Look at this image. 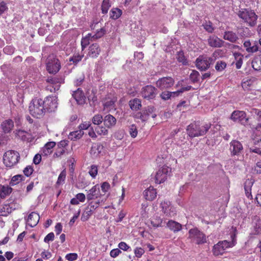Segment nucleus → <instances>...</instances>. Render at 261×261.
Masks as SVG:
<instances>
[{"mask_svg":"<svg viewBox=\"0 0 261 261\" xmlns=\"http://www.w3.org/2000/svg\"><path fill=\"white\" fill-rule=\"evenodd\" d=\"M209 46L214 48H219L223 46L224 41L215 35L210 36L207 39Z\"/></svg>","mask_w":261,"mask_h":261,"instance_id":"obj_18","label":"nucleus"},{"mask_svg":"<svg viewBox=\"0 0 261 261\" xmlns=\"http://www.w3.org/2000/svg\"><path fill=\"white\" fill-rule=\"evenodd\" d=\"M115 100L111 99L105 101L103 103L104 109L108 111H111L114 109Z\"/></svg>","mask_w":261,"mask_h":261,"instance_id":"obj_43","label":"nucleus"},{"mask_svg":"<svg viewBox=\"0 0 261 261\" xmlns=\"http://www.w3.org/2000/svg\"><path fill=\"white\" fill-rule=\"evenodd\" d=\"M176 59L179 62L181 63L184 65L188 64V62L182 51L177 53L176 54Z\"/></svg>","mask_w":261,"mask_h":261,"instance_id":"obj_45","label":"nucleus"},{"mask_svg":"<svg viewBox=\"0 0 261 261\" xmlns=\"http://www.w3.org/2000/svg\"><path fill=\"white\" fill-rule=\"evenodd\" d=\"M160 97L164 100H167L172 98L171 92L164 91L160 94Z\"/></svg>","mask_w":261,"mask_h":261,"instance_id":"obj_54","label":"nucleus"},{"mask_svg":"<svg viewBox=\"0 0 261 261\" xmlns=\"http://www.w3.org/2000/svg\"><path fill=\"white\" fill-rule=\"evenodd\" d=\"M84 55H80L79 54H76L73 57L69 59L70 61H72L74 63H77L81 61Z\"/></svg>","mask_w":261,"mask_h":261,"instance_id":"obj_58","label":"nucleus"},{"mask_svg":"<svg viewBox=\"0 0 261 261\" xmlns=\"http://www.w3.org/2000/svg\"><path fill=\"white\" fill-rule=\"evenodd\" d=\"M19 155L18 152L14 150H8L4 155V164L8 167H11L17 163Z\"/></svg>","mask_w":261,"mask_h":261,"instance_id":"obj_5","label":"nucleus"},{"mask_svg":"<svg viewBox=\"0 0 261 261\" xmlns=\"http://www.w3.org/2000/svg\"><path fill=\"white\" fill-rule=\"evenodd\" d=\"M12 189L8 186H0V197L5 198L12 192Z\"/></svg>","mask_w":261,"mask_h":261,"instance_id":"obj_35","label":"nucleus"},{"mask_svg":"<svg viewBox=\"0 0 261 261\" xmlns=\"http://www.w3.org/2000/svg\"><path fill=\"white\" fill-rule=\"evenodd\" d=\"M55 235L53 232H50L46 236L44 239V242L48 243L49 241H53L54 240Z\"/></svg>","mask_w":261,"mask_h":261,"instance_id":"obj_63","label":"nucleus"},{"mask_svg":"<svg viewBox=\"0 0 261 261\" xmlns=\"http://www.w3.org/2000/svg\"><path fill=\"white\" fill-rule=\"evenodd\" d=\"M85 79V76L83 74H81L74 81V84L76 86H80L82 85Z\"/></svg>","mask_w":261,"mask_h":261,"instance_id":"obj_61","label":"nucleus"},{"mask_svg":"<svg viewBox=\"0 0 261 261\" xmlns=\"http://www.w3.org/2000/svg\"><path fill=\"white\" fill-rule=\"evenodd\" d=\"M226 63L223 61H218L215 65V69L217 71H222L226 67Z\"/></svg>","mask_w":261,"mask_h":261,"instance_id":"obj_49","label":"nucleus"},{"mask_svg":"<svg viewBox=\"0 0 261 261\" xmlns=\"http://www.w3.org/2000/svg\"><path fill=\"white\" fill-rule=\"evenodd\" d=\"M66 176V170H63V171H61L60 175H59V177H58V180L57 181V184L59 185L63 184L64 183V181L65 180Z\"/></svg>","mask_w":261,"mask_h":261,"instance_id":"obj_51","label":"nucleus"},{"mask_svg":"<svg viewBox=\"0 0 261 261\" xmlns=\"http://www.w3.org/2000/svg\"><path fill=\"white\" fill-rule=\"evenodd\" d=\"M254 184L253 179H247L244 183V189L246 196L248 199H252V195L251 194V188Z\"/></svg>","mask_w":261,"mask_h":261,"instance_id":"obj_20","label":"nucleus"},{"mask_svg":"<svg viewBox=\"0 0 261 261\" xmlns=\"http://www.w3.org/2000/svg\"><path fill=\"white\" fill-rule=\"evenodd\" d=\"M33 171L34 170L31 166H28L24 169L23 173L28 177L32 174Z\"/></svg>","mask_w":261,"mask_h":261,"instance_id":"obj_62","label":"nucleus"},{"mask_svg":"<svg viewBox=\"0 0 261 261\" xmlns=\"http://www.w3.org/2000/svg\"><path fill=\"white\" fill-rule=\"evenodd\" d=\"M94 41L93 38L92 37V34H88L85 37H83L81 40V46L82 50L90 44V41Z\"/></svg>","mask_w":261,"mask_h":261,"instance_id":"obj_33","label":"nucleus"},{"mask_svg":"<svg viewBox=\"0 0 261 261\" xmlns=\"http://www.w3.org/2000/svg\"><path fill=\"white\" fill-rule=\"evenodd\" d=\"M162 219L158 216L154 217L151 220V224L154 227H159L162 226Z\"/></svg>","mask_w":261,"mask_h":261,"instance_id":"obj_44","label":"nucleus"},{"mask_svg":"<svg viewBox=\"0 0 261 261\" xmlns=\"http://www.w3.org/2000/svg\"><path fill=\"white\" fill-rule=\"evenodd\" d=\"M72 96L79 105H83L85 103V97L80 88H78L73 92Z\"/></svg>","mask_w":261,"mask_h":261,"instance_id":"obj_19","label":"nucleus"},{"mask_svg":"<svg viewBox=\"0 0 261 261\" xmlns=\"http://www.w3.org/2000/svg\"><path fill=\"white\" fill-rule=\"evenodd\" d=\"M95 131L99 135H107L108 134V130L103 126H97L95 127Z\"/></svg>","mask_w":261,"mask_h":261,"instance_id":"obj_47","label":"nucleus"},{"mask_svg":"<svg viewBox=\"0 0 261 261\" xmlns=\"http://www.w3.org/2000/svg\"><path fill=\"white\" fill-rule=\"evenodd\" d=\"M12 207L8 204L4 205L0 210V215L6 216L12 212Z\"/></svg>","mask_w":261,"mask_h":261,"instance_id":"obj_42","label":"nucleus"},{"mask_svg":"<svg viewBox=\"0 0 261 261\" xmlns=\"http://www.w3.org/2000/svg\"><path fill=\"white\" fill-rule=\"evenodd\" d=\"M2 129L5 133H8L11 131L14 127V122L11 119H7L3 121L1 124Z\"/></svg>","mask_w":261,"mask_h":261,"instance_id":"obj_27","label":"nucleus"},{"mask_svg":"<svg viewBox=\"0 0 261 261\" xmlns=\"http://www.w3.org/2000/svg\"><path fill=\"white\" fill-rule=\"evenodd\" d=\"M199 73L196 70H193L190 75V80L194 83H196L198 81V76Z\"/></svg>","mask_w":261,"mask_h":261,"instance_id":"obj_53","label":"nucleus"},{"mask_svg":"<svg viewBox=\"0 0 261 261\" xmlns=\"http://www.w3.org/2000/svg\"><path fill=\"white\" fill-rule=\"evenodd\" d=\"M55 142H47L44 147L41 149V154L43 155L47 156L52 152V149L55 146Z\"/></svg>","mask_w":261,"mask_h":261,"instance_id":"obj_26","label":"nucleus"},{"mask_svg":"<svg viewBox=\"0 0 261 261\" xmlns=\"http://www.w3.org/2000/svg\"><path fill=\"white\" fill-rule=\"evenodd\" d=\"M23 176L22 175L18 174L14 176L10 182V185L13 186L19 183L22 180Z\"/></svg>","mask_w":261,"mask_h":261,"instance_id":"obj_46","label":"nucleus"},{"mask_svg":"<svg viewBox=\"0 0 261 261\" xmlns=\"http://www.w3.org/2000/svg\"><path fill=\"white\" fill-rule=\"evenodd\" d=\"M252 67L255 70L261 69V55L255 56L252 61Z\"/></svg>","mask_w":261,"mask_h":261,"instance_id":"obj_34","label":"nucleus"},{"mask_svg":"<svg viewBox=\"0 0 261 261\" xmlns=\"http://www.w3.org/2000/svg\"><path fill=\"white\" fill-rule=\"evenodd\" d=\"M234 57L236 61V67L237 69H240L243 64V56L240 53L234 54Z\"/></svg>","mask_w":261,"mask_h":261,"instance_id":"obj_41","label":"nucleus"},{"mask_svg":"<svg viewBox=\"0 0 261 261\" xmlns=\"http://www.w3.org/2000/svg\"><path fill=\"white\" fill-rule=\"evenodd\" d=\"M111 6V5L110 3V0H103L101 6L102 13L104 14H107Z\"/></svg>","mask_w":261,"mask_h":261,"instance_id":"obj_40","label":"nucleus"},{"mask_svg":"<svg viewBox=\"0 0 261 261\" xmlns=\"http://www.w3.org/2000/svg\"><path fill=\"white\" fill-rule=\"evenodd\" d=\"M43 102H44L45 111L54 112L58 107L57 97L55 96H47L44 100H43Z\"/></svg>","mask_w":261,"mask_h":261,"instance_id":"obj_11","label":"nucleus"},{"mask_svg":"<svg viewBox=\"0 0 261 261\" xmlns=\"http://www.w3.org/2000/svg\"><path fill=\"white\" fill-rule=\"evenodd\" d=\"M167 227L174 232L179 231L182 229V225L174 220H169L167 223Z\"/></svg>","mask_w":261,"mask_h":261,"instance_id":"obj_25","label":"nucleus"},{"mask_svg":"<svg viewBox=\"0 0 261 261\" xmlns=\"http://www.w3.org/2000/svg\"><path fill=\"white\" fill-rule=\"evenodd\" d=\"M122 13V11L120 9L114 8L110 12V17L112 19L116 20L121 16Z\"/></svg>","mask_w":261,"mask_h":261,"instance_id":"obj_36","label":"nucleus"},{"mask_svg":"<svg viewBox=\"0 0 261 261\" xmlns=\"http://www.w3.org/2000/svg\"><path fill=\"white\" fill-rule=\"evenodd\" d=\"M230 119L234 122L244 123L247 122L248 119L245 112L242 111H234L231 114Z\"/></svg>","mask_w":261,"mask_h":261,"instance_id":"obj_17","label":"nucleus"},{"mask_svg":"<svg viewBox=\"0 0 261 261\" xmlns=\"http://www.w3.org/2000/svg\"><path fill=\"white\" fill-rule=\"evenodd\" d=\"M144 252V250L141 247H136L134 250V253L137 258H140Z\"/></svg>","mask_w":261,"mask_h":261,"instance_id":"obj_57","label":"nucleus"},{"mask_svg":"<svg viewBox=\"0 0 261 261\" xmlns=\"http://www.w3.org/2000/svg\"><path fill=\"white\" fill-rule=\"evenodd\" d=\"M100 50L99 45L97 43H93L89 47L88 56L92 58L97 57Z\"/></svg>","mask_w":261,"mask_h":261,"instance_id":"obj_21","label":"nucleus"},{"mask_svg":"<svg viewBox=\"0 0 261 261\" xmlns=\"http://www.w3.org/2000/svg\"><path fill=\"white\" fill-rule=\"evenodd\" d=\"M18 136L21 138L22 140L28 142H32L34 138L31 133L24 130H19Z\"/></svg>","mask_w":261,"mask_h":261,"instance_id":"obj_30","label":"nucleus"},{"mask_svg":"<svg viewBox=\"0 0 261 261\" xmlns=\"http://www.w3.org/2000/svg\"><path fill=\"white\" fill-rule=\"evenodd\" d=\"M223 38L232 43H234L238 39L237 35L232 31H227L224 33Z\"/></svg>","mask_w":261,"mask_h":261,"instance_id":"obj_31","label":"nucleus"},{"mask_svg":"<svg viewBox=\"0 0 261 261\" xmlns=\"http://www.w3.org/2000/svg\"><path fill=\"white\" fill-rule=\"evenodd\" d=\"M229 151L230 155L239 156L243 151V147L242 143L238 140H232L230 143Z\"/></svg>","mask_w":261,"mask_h":261,"instance_id":"obj_12","label":"nucleus"},{"mask_svg":"<svg viewBox=\"0 0 261 261\" xmlns=\"http://www.w3.org/2000/svg\"><path fill=\"white\" fill-rule=\"evenodd\" d=\"M99 188L97 186H93L88 192L87 199L88 201L95 199L99 196Z\"/></svg>","mask_w":261,"mask_h":261,"instance_id":"obj_28","label":"nucleus"},{"mask_svg":"<svg viewBox=\"0 0 261 261\" xmlns=\"http://www.w3.org/2000/svg\"><path fill=\"white\" fill-rule=\"evenodd\" d=\"M254 143L256 144L261 142V124H258L253 133Z\"/></svg>","mask_w":261,"mask_h":261,"instance_id":"obj_32","label":"nucleus"},{"mask_svg":"<svg viewBox=\"0 0 261 261\" xmlns=\"http://www.w3.org/2000/svg\"><path fill=\"white\" fill-rule=\"evenodd\" d=\"M204 29L208 33H212L214 31L212 23L210 22L203 25Z\"/></svg>","mask_w":261,"mask_h":261,"instance_id":"obj_64","label":"nucleus"},{"mask_svg":"<svg viewBox=\"0 0 261 261\" xmlns=\"http://www.w3.org/2000/svg\"><path fill=\"white\" fill-rule=\"evenodd\" d=\"M84 135V131L82 130H78L71 132L69 135V138L71 140H76L80 139Z\"/></svg>","mask_w":261,"mask_h":261,"instance_id":"obj_38","label":"nucleus"},{"mask_svg":"<svg viewBox=\"0 0 261 261\" xmlns=\"http://www.w3.org/2000/svg\"><path fill=\"white\" fill-rule=\"evenodd\" d=\"M40 216L38 214L35 212H32L28 216V223L32 227L35 226L38 223Z\"/></svg>","mask_w":261,"mask_h":261,"instance_id":"obj_22","label":"nucleus"},{"mask_svg":"<svg viewBox=\"0 0 261 261\" xmlns=\"http://www.w3.org/2000/svg\"><path fill=\"white\" fill-rule=\"evenodd\" d=\"M157 89L153 86L147 85L141 89L140 94L144 99L151 100L155 98L157 95Z\"/></svg>","mask_w":261,"mask_h":261,"instance_id":"obj_8","label":"nucleus"},{"mask_svg":"<svg viewBox=\"0 0 261 261\" xmlns=\"http://www.w3.org/2000/svg\"><path fill=\"white\" fill-rule=\"evenodd\" d=\"M92 123L95 125H99L103 121V118L102 115L100 114L95 115L92 119Z\"/></svg>","mask_w":261,"mask_h":261,"instance_id":"obj_50","label":"nucleus"},{"mask_svg":"<svg viewBox=\"0 0 261 261\" xmlns=\"http://www.w3.org/2000/svg\"><path fill=\"white\" fill-rule=\"evenodd\" d=\"M231 241H227L226 240L219 241L214 246L213 252L215 256L222 255L226 252L227 249L231 248L236 245V234H231Z\"/></svg>","mask_w":261,"mask_h":261,"instance_id":"obj_4","label":"nucleus"},{"mask_svg":"<svg viewBox=\"0 0 261 261\" xmlns=\"http://www.w3.org/2000/svg\"><path fill=\"white\" fill-rule=\"evenodd\" d=\"M129 106L133 111H138L142 107L141 100L137 98L130 100Z\"/></svg>","mask_w":261,"mask_h":261,"instance_id":"obj_29","label":"nucleus"},{"mask_svg":"<svg viewBox=\"0 0 261 261\" xmlns=\"http://www.w3.org/2000/svg\"><path fill=\"white\" fill-rule=\"evenodd\" d=\"M65 258L69 261H73L77 258V254L75 253H68L65 256Z\"/></svg>","mask_w":261,"mask_h":261,"instance_id":"obj_60","label":"nucleus"},{"mask_svg":"<svg viewBox=\"0 0 261 261\" xmlns=\"http://www.w3.org/2000/svg\"><path fill=\"white\" fill-rule=\"evenodd\" d=\"M161 206L163 212L166 216L171 217L175 215V210L174 207L171 205L170 201L168 200H164L161 202Z\"/></svg>","mask_w":261,"mask_h":261,"instance_id":"obj_15","label":"nucleus"},{"mask_svg":"<svg viewBox=\"0 0 261 261\" xmlns=\"http://www.w3.org/2000/svg\"><path fill=\"white\" fill-rule=\"evenodd\" d=\"M236 14L244 23L249 27H253L257 23L258 16L252 10L242 8L236 12Z\"/></svg>","mask_w":261,"mask_h":261,"instance_id":"obj_2","label":"nucleus"},{"mask_svg":"<svg viewBox=\"0 0 261 261\" xmlns=\"http://www.w3.org/2000/svg\"><path fill=\"white\" fill-rule=\"evenodd\" d=\"M253 83V81L250 79L244 81L242 83V88L244 90H251V87L252 86Z\"/></svg>","mask_w":261,"mask_h":261,"instance_id":"obj_52","label":"nucleus"},{"mask_svg":"<svg viewBox=\"0 0 261 261\" xmlns=\"http://www.w3.org/2000/svg\"><path fill=\"white\" fill-rule=\"evenodd\" d=\"M129 133L132 137L135 138L138 134V130L135 124L131 125L129 127Z\"/></svg>","mask_w":261,"mask_h":261,"instance_id":"obj_55","label":"nucleus"},{"mask_svg":"<svg viewBox=\"0 0 261 261\" xmlns=\"http://www.w3.org/2000/svg\"><path fill=\"white\" fill-rule=\"evenodd\" d=\"M170 169L167 166H163L156 172L155 176V181L156 184L163 182L167 179V175Z\"/></svg>","mask_w":261,"mask_h":261,"instance_id":"obj_14","label":"nucleus"},{"mask_svg":"<svg viewBox=\"0 0 261 261\" xmlns=\"http://www.w3.org/2000/svg\"><path fill=\"white\" fill-rule=\"evenodd\" d=\"M155 109L153 106H148L147 107L144 111L146 112V114H147L148 116L149 117V115H152L151 116L152 118H155L156 117V114H153V112H154Z\"/></svg>","mask_w":261,"mask_h":261,"instance_id":"obj_56","label":"nucleus"},{"mask_svg":"<svg viewBox=\"0 0 261 261\" xmlns=\"http://www.w3.org/2000/svg\"><path fill=\"white\" fill-rule=\"evenodd\" d=\"M99 201H91L86 208L87 212L89 213L90 212V215L93 213L95 210H96L99 206Z\"/></svg>","mask_w":261,"mask_h":261,"instance_id":"obj_37","label":"nucleus"},{"mask_svg":"<svg viewBox=\"0 0 261 261\" xmlns=\"http://www.w3.org/2000/svg\"><path fill=\"white\" fill-rule=\"evenodd\" d=\"M174 83V80L171 76L163 77L156 82V86L159 89L163 90L172 87Z\"/></svg>","mask_w":261,"mask_h":261,"instance_id":"obj_10","label":"nucleus"},{"mask_svg":"<svg viewBox=\"0 0 261 261\" xmlns=\"http://www.w3.org/2000/svg\"><path fill=\"white\" fill-rule=\"evenodd\" d=\"M43 103V99L41 98L32 99L29 107L30 114L37 118L43 116L46 112Z\"/></svg>","mask_w":261,"mask_h":261,"instance_id":"obj_3","label":"nucleus"},{"mask_svg":"<svg viewBox=\"0 0 261 261\" xmlns=\"http://www.w3.org/2000/svg\"><path fill=\"white\" fill-rule=\"evenodd\" d=\"M189 234L191 241L196 244H203L206 242V236L197 228L190 229Z\"/></svg>","mask_w":261,"mask_h":261,"instance_id":"obj_6","label":"nucleus"},{"mask_svg":"<svg viewBox=\"0 0 261 261\" xmlns=\"http://www.w3.org/2000/svg\"><path fill=\"white\" fill-rule=\"evenodd\" d=\"M243 45L246 51L249 53H254L257 51L261 52V47H259L257 41L246 40L244 42Z\"/></svg>","mask_w":261,"mask_h":261,"instance_id":"obj_16","label":"nucleus"},{"mask_svg":"<svg viewBox=\"0 0 261 261\" xmlns=\"http://www.w3.org/2000/svg\"><path fill=\"white\" fill-rule=\"evenodd\" d=\"M89 173L93 178H95L97 174V167L95 165H92L89 171Z\"/></svg>","mask_w":261,"mask_h":261,"instance_id":"obj_59","label":"nucleus"},{"mask_svg":"<svg viewBox=\"0 0 261 261\" xmlns=\"http://www.w3.org/2000/svg\"><path fill=\"white\" fill-rule=\"evenodd\" d=\"M211 126L210 123H201L194 122L189 124L187 128V133L191 138H194L204 135Z\"/></svg>","mask_w":261,"mask_h":261,"instance_id":"obj_1","label":"nucleus"},{"mask_svg":"<svg viewBox=\"0 0 261 261\" xmlns=\"http://www.w3.org/2000/svg\"><path fill=\"white\" fill-rule=\"evenodd\" d=\"M106 33V30L105 28H101L99 30H97L96 34L92 35V37L93 38V40H96L98 38H101Z\"/></svg>","mask_w":261,"mask_h":261,"instance_id":"obj_48","label":"nucleus"},{"mask_svg":"<svg viewBox=\"0 0 261 261\" xmlns=\"http://www.w3.org/2000/svg\"><path fill=\"white\" fill-rule=\"evenodd\" d=\"M146 112L143 110L142 112H138L134 115V117L136 119H140L142 121H146L148 120L149 117L146 114Z\"/></svg>","mask_w":261,"mask_h":261,"instance_id":"obj_39","label":"nucleus"},{"mask_svg":"<svg viewBox=\"0 0 261 261\" xmlns=\"http://www.w3.org/2000/svg\"><path fill=\"white\" fill-rule=\"evenodd\" d=\"M103 123L106 127L110 128L116 123V119L112 115L108 114L103 118Z\"/></svg>","mask_w":261,"mask_h":261,"instance_id":"obj_23","label":"nucleus"},{"mask_svg":"<svg viewBox=\"0 0 261 261\" xmlns=\"http://www.w3.org/2000/svg\"><path fill=\"white\" fill-rule=\"evenodd\" d=\"M213 59L206 55L200 56L196 60V65L201 71H205L210 68Z\"/></svg>","mask_w":261,"mask_h":261,"instance_id":"obj_9","label":"nucleus"},{"mask_svg":"<svg viewBox=\"0 0 261 261\" xmlns=\"http://www.w3.org/2000/svg\"><path fill=\"white\" fill-rule=\"evenodd\" d=\"M156 192L153 187H150L144 192V196L147 200L152 201L156 197Z\"/></svg>","mask_w":261,"mask_h":261,"instance_id":"obj_24","label":"nucleus"},{"mask_svg":"<svg viewBox=\"0 0 261 261\" xmlns=\"http://www.w3.org/2000/svg\"><path fill=\"white\" fill-rule=\"evenodd\" d=\"M47 82H48L50 85L46 87V89L50 91V92H56L58 91L60 87V84L63 82V79L61 78L54 77H48L47 79Z\"/></svg>","mask_w":261,"mask_h":261,"instance_id":"obj_13","label":"nucleus"},{"mask_svg":"<svg viewBox=\"0 0 261 261\" xmlns=\"http://www.w3.org/2000/svg\"><path fill=\"white\" fill-rule=\"evenodd\" d=\"M60 63L56 56L52 54L48 56L46 60V68L50 73H56L60 69Z\"/></svg>","mask_w":261,"mask_h":261,"instance_id":"obj_7","label":"nucleus"}]
</instances>
